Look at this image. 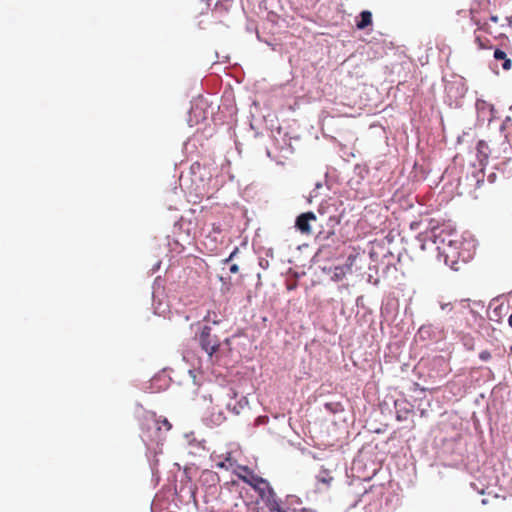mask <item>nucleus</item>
Instances as JSON below:
<instances>
[{
	"label": "nucleus",
	"instance_id": "obj_2",
	"mask_svg": "<svg viewBox=\"0 0 512 512\" xmlns=\"http://www.w3.org/2000/svg\"><path fill=\"white\" fill-rule=\"evenodd\" d=\"M162 427H164L165 431L171 429V424L166 418H156L155 415H152L145 419L144 428L146 429L148 439L152 442H158L162 439Z\"/></svg>",
	"mask_w": 512,
	"mask_h": 512
},
{
	"label": "nucleus",
	"instance_id": "obj_19",
	"mask_svg": "<svg viewBox=\"0 0 512 512\" xmlns=\"http://www.w3.org/2000/svg\"><path fill=\"white\" fill-rule=\"evenodd\" d=\"M204 105H205V103H204L202 100H200V101L196 102V103L192 106V108H191V112H192V113H194L195 115H197V111H198V110H204V108H203V106H204Z\"/></svg>",
	"mask_w": 512,
	"mask_h": 512
},
{
	"label": "nucleus",
	"instance_id": "obj_20",
	"mask_svg": "<svg viewBox=\"0 0 512 512\" xmlns=\"http://www.w3.org/2000/svg\"><path fill=\"white\" fill-rule=\"evenodd\" d=\"M491 353L487 350H484V351H481L480 354H479V358L482 360V361H489L491 359Z\"/></svg>",
	"mask_w": 512,
	"mask_h": 512
},
{
	"label": "nucleus",
	"instance_id": "obj_5",
	"mask_svg": "<svg viewBox=\"0 0 512 512\" xmlns=\"http://www.w3.org/2000/svg\"><path fill=\"white\" fill-rule=\"evenodd\" d=\"M230 401L226 403V408L235 415H239L247 406L248 400L245 396H241L239 399L238 394L234 389H229L227 394Z\"/></svg>",
	"mask_w": 512,
	"mask_h": 512
},
{
	"label": "nucleus",
	"instance_id": "obj_23",
	"mask_svg": "<svg viewBox=\"0 0 512 512\" xmlns=\"http://www.w3.org/2000/svg\"><path fill=\"white\" fill-rule=\"evenodd\" d=\"M229 270L231 273L236 274L239 272V266L237 264H232Z\"/></svg>",
	"mask_w": 512,
	"mask_h": 512
},
{
	"label": "nucleus",
	"instance_id": "obj_7",
	"mask_svg": "<svg viewBox=\"0 0 512 512\" xmlns=\"http://www.w3.org/2000/svg\"><path fill=\"white\" fill-rule=\"evenodd\" d=\"M317 220L316 215L309 211L300 214L295 221V227L304 235H310L312 233L311 222Z\"/></svg>",
	"mask_w": 512,
	"mask_h": 512
},
{
	"label": "nucleus",
	"instance_id": "obj_17",
	"mask_svg": "<svg viewBox=\"0 0 512 512\" xmlns=\"http://www.w3.org/2000/svg\"><path fill=\"white\" fill-rule=\"evenodd\" d=\"M317 479L319 482H322L324 484H330L331 481L333 480V477L330 475V473L328 471L323 470L317 476Z\"/></svg>",
	"mask_w": 512,
	"mask_h": 512
},
{
	"label": "nucleus",
	"instance_id": "obj_11",
	"mask_svg": "<svg viewBox=\"0 0 512 512\" xmlns=\"http://www.w3.org/2000/svg\"><path fill=\"white\" fill-rule=\"evenodd\" d=\"M216 468L225 469V470H236V461L231 457V453H228L227 456L222 459L220 456L217 459H214Z\"/></svg>",
	"mask_w": 512,
	"mask_h": 512
},
{
	"label": "nucleus",
	"instance_id": "obj_12",
	"mask_svg": "<svg viewBox=\"0 0 512 512\" xmlns=\"http://www.w3.org/2000/svg\"><path fill=\"white\" fill-rule=\"evenodd\" d=\"M477 157L480 162V164H484L488 161L489 155H490V149L488 144L484 140H480L477 143Z\"/></svg>",
	"mask_w": 512,
	"mask_h": 512
},
{
	"label": "nucleus",
	"instance_id": "obj_22",
	"mask_svg": "<svg viewBox=\"0 0 512 512\" xmlns=\"http://www.w3.org/2000/svg\"><path fill=\"white\" fill-rule=\"evenodd\" d=\"M237 253H238V248H235L234 251L229 255V257L224 260V262L225 263L230 262Z\"/></svg>",
	"mask_w": 512,
	"mask_h": 512
},
{
	"label": "nucleus",
	"instance_id": "obj_4",
	"mask_svg": "<svg viewBox=\"0 0 512 512\" xmlns=\"http://www.w3.org/2000/svg\"><path fill=\"white\" fill-rule=\"evenodd\" d=\"M458 244H461L459 241L450 240L447 247H443L442 254L445 256V262L448 263V260H451V267L454 270H458V267L455 265L458 263V260H462L463 262L466 260L464 254L458 250Z\"/></svg>",
	"mask_w": 512,
	"mask_h": 512
},
{
	"label": "nucleus",
	"instance_id": "obj_13",
	"mask_svg": "<svg viewBox=\"0 0 512 512\" xmlns=\"http://www.w3.org/2000/svg\"><path fill=\"white\" fill-rule=\"evenodd\" d=\"M372 24V13L368 10H364L360 13V21L357 22L356 27L359 30H364L366 27Z\"/></svg>",
	"mask_w": 512,
	"mask_h": 512
},
{
	"label": "nucleus",
	"instance_id": "obj_1",
	"mask_svg": "<svg viewBox=\"0 0 512 512\" xmlns=\"http://www.w3.org/2000/svg\"><path fill=\"white\" fill-rule=\"evenodd\" d=\"M251 487L258 493L259 497L265 503L269 511L275 512V508H278L280 500L278 499L269 482L259 476L251 485Z\"/></svg>",
	"mask_w": 512,
	"mask_h": 512
},
{
	"label": "nucleus",
	"instance_id": "obj_16",
	"mask_svg": "<svg viewBox=\"0 0 512 512\" xmlns=\"http://www.w3.org/2000/svg\"><path fill=\"white\" fill-rule=\"evenodd\" d=\"M477 110L479 112H483L485 109H488L491 113V117L493 116L494 107L493 105L487 103L484 100H478L476 103Z\"/></svg>",
	"mask_w": 512,
	"mask_h": 512
},
{
	"label": "nucleus",
	"instance_id": "obj_24",
	"mask_svg": "<svg viewBox=\"0 0 512 512\" xmlns=\"http://www.w3.org/2000/svg\"><path fill=\"white\" fill-rule=\"evenodd\" d=\"M490 20H491L493 23H497V22L499 21V18H498V16H496V15H492V16L490 17Z\"/></svg>",
	"mask_w": 512,
	"mask_h": 512
},
{
	"label": "nucleus",
	"instance_id": "obj_15",
	"mask_svg": "<svg viewBox=\"0 0 512 512\" xmlns=\"http://www.w3.org/2000/svg\"><path fill=\"white\" fill-rule=\"evenodd\" d=\"M475 43L477 44L479 49H491L492 48L491 41L486 37H482L481 35H478L477 31H475Z\"/></svg>",
	"mask_w": 512,
	"mask_h": 512
},
{
	"label": "nucleus",
	"instance_id": "obj_18",
	"mask_svg": "<svg viewBox=\"0 0 512 512\" xmlns=\"http://www.w3.org/2000/svg\"><path fill=\"white\" fill-rule=\"evenodd\" d=\"M412 411L410 409H403V410H398L397 413H396V419L397 421H404L408 418V415L411 413Z\"/></svg>",
	"mask_w": 512,
	"mask_h": 512
},
{
	"label": "nucleus",
	"instance_id": "obj_25",
	"mask_svg": "<svg viewBox=\"0 0 512 512\" xmlns=\"http://www.w3.org/2000/svg\"><path fill=\"white\" fill-rule=\"evenodd\" d=\"M448 306H450V304L442 305V309H447Z\"/></svg>",
	"mask_w": 512,
	"mask_h": 512
},
{
	"label": "nucleus",
	"instance_id": "obj_10",
	"mask_svg": "<svg viewBox=\"0 0 512 512\" xmlns=\"http://www.w3.org/2000/svg\"><path fill=\"white\" fill-rule=\"evenodd\" d=\"M354 260L355 257L350 255L347 259V264L345 266H336L333 270V275L331 276L332 280L340 281L344 279L346 274L350 272Z\"/></svg>",
	"mask_w": 512,
	"mask_h": 512
},
{
	"label": "nucleus",
	"instance_id": "obj_14",
	"mask_svg": "<svg viewBox=\"0 0 512 512\" xmlns=\"http://www.w3.org/2000/svg\"><path fill=\"white\" fill-rule=\"evenodd\" d=\"M494 58L496 60H502V68L506 71L510 70L512 67V61L507 57V54L501 49H495Z\"/></svg>",
	"mask_w": 512,
	"mask_h": 512
},
{
	"label": "nucleus",
	"instance_id": "obj_8",
	"mask_svg": "<svg viewBox=\"0 0 512 512\" xmlns=\"http://www.w3.org/2000/svg\"><path fill=\"white\" fill-rule=\"evenodd\" d=\"M234 473L237 475L239 479H241L243 482L247 483L250 486L259 477V475L255 474L251 468L244 465H237L236 470H234Z\"/></svg>",
	"mask_w": 512,
	"mask_h": 512
},
{
	"label": "nucleus",
	"instance_id": "obj_3",
	"mask_svg": "<svg viewBox=\"0 0 512 512\" xmlns=\"http://www.w3.org/2000/svg\"><path fill=\"white\" fill-rule=\"evenodd\" d=\"M199 344L209 357H212L218 351L220 341L211 333V327L204 326L199 335Z\"/></svg>",
	"mask_w": 512,
	"mask_h": 512
},
{
	"label": "nucleus",
	"instance_id": "obj_21",
	"mask_svg": "<svg viewBox=\"0 0 512 512\" xmlns=\"http://www.w3.org/2000/svg\"><path fill=\"white\" fill-rule=\"evenodd\" d=\"M476 24H477V26H478V30H483V31H485L486 33H490V31H489V27H488L487 23H482V24H481L480 22H477Z\"/></svg>",
	"mask_w": 512,
	"mask_h": 512
},
{
	"label": "nucleus",
	"instance_id": "obj_6",
	"mask_svg": "<svg viewBox=\"0 0 512 512\" xmlns=\"http://www.w3.org/2000/svg\"><path fill=\"white\" fill-rule=\"evenodd\" d=\"M275 512H313L309 508L302 506L300 499L296 496H287L284 505L279 502L278 508H275Z\"/></svg>",
	"mask_w": 512,
	"mask_h": 512
},
{
	"label": "nucleus",
	"instance_id": "obj_9",
	"mask_svg": "<svg viewBox=\"0 0 512 512\" xmlns=\"http://www.w3.org/2000/svg\"><path fill=\"white\" fill-rule=\"evenodd\" d=\"M226 420V416L223 412V410L218 406H213L211 408V411L206 416L205 421L207 424L211 426H219L222 423H224Z\"/></svg>",
	"mask_w": 512,
	"mask_h": 512
}]
</instances>
